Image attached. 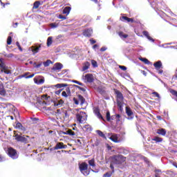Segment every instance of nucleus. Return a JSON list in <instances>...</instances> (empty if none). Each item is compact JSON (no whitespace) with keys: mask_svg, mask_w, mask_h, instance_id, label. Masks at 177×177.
Wrapping results in <instances>:
<instances>
[{"mask_svg":"<svg viewBox=\"0 0 177 177\" xmlns=\"http://www.w3.org/2000/svg\"><path fill=\"white\" fill-rule=\"evenodd\" d=\"M77 121L79 124H85V121L88 120V115L86 113L80 111L79 113L76 114Z\"/></svg>","mask_w":177,"mask_h":177,"instance_id":"f257e3e1","label":"nucleus"},{"mask_svg":"<svg viewBox=\"0 0 177 177\" xmlns=\"http://www.w3.org/2000/svg\"><path fill=\"white\" fill-rule=\"evenodd\" d=\"M127 158L124 157L122 155H115L112 157L113 162L115 165H120V164H122V162H125Z\"/></svg>","mask_w":177,"mask_h":177,"instance_id":"f03ea898","label":"nucleus"},{"mask_svg":"<svg viewBox=\"0 0 177 177\" xmlns=\"http://www.w3.org/2000/svg\"><path fill=\"white\" fill-rule=\"evenodd\" d=\"M79 169L81 174H82L84 176H88V175H89L91 172L89 170H88V164H86V162H82L80 164Z\"/></svg>","mask_w":177,"mask_h":177,"instance_id":"7ed1b4c3","label":"nucleus"},{"mask_svg":"<svg viewBox=\"0 0 177 177\" xmlns=\"http://www.w3.org/2000/svg\"><path fill=\"white\" fill-rule=\"evenodd\" d=\"M17 142L27 144L30 142V137L28 136H23L22 134H15V136Z\"/></svg>","mask_w":177,"mask_h":177,"instance_id":"20e7f679","label":"nucleus"},{"mask_svg":"<svg viewBox=\"0 0 177 177\" xmlns=\"http://www.w3.org/2000/svg\"><path fill=\"white\" fill-rule=\"evenodd\" d=\"M7 154L12 158V160H17V158H19V154H17V151L16 149L9 147L7 150Z\"/></svg>","mask_w":177,"mask_h":177,"instance_id":"39448f33","label":"nucleus"},{"mask_svg":"<svg viewBox=\"0 0 177 177\" xmlns=\"http://www.w3.org/2000/svg\"><path fill=\"white\" fill-rule=\"evenodd\" d=\"M8 66L0 59V70L1 73H4L5 74H10V71L8 70Z\"/></svg>","mask_w":177,"mask_h":177,"instance_id":"423d86ee","label":"nucleus"},{"mask_svg":"<svg viewBox=\"0 0 177 177\" xmlns=\"http://www.w3.org/2000/svg\"><path fill=\"white\" fill-rule=\"evenodd\" d=\"M62 68H63V64L57 62L54 64L53 67L52 68V71H60Z\"/></svg>","mask_w":177,"mask_h":177,"instance_id":"0eeeda50","label":"nucleus"},{"mask_svg":"<svg viewBox=\"0 0 177 177\" xmlns=\"http://www.w3.org/2000/svg\"><path fill=\"white\" fill-rule=\"evenodd\" d=\"M93 113L99 120H103V116L100 114V109L98 107L93 108Z\"/></svg>","mask_w":177,"mask_h":177,"instance_id":"6e6552de","label":"nucleus"},{"mask_svg":"<svg viewBox=\"0 0 177 177\" xmlns=\"http://www.w3.org/2000/svg\"><path fill=\"white\" fill-rule=\"evenodd\" d=\"M92 34H93V30L91 28L84 30L83 32V35L84 37H91Z\"/></svg>","mask_w":177,"mask_h":177,"instance_id":"1a4fd4ad","label":"nucleus"},{"mask_svg":"<svg viewBox=\"0 0 177 177\" xmlns=\"http://www.w3.org/2000/svg\"><path fill=\"white\" fill-rule=\"evenodd\" d=\"M62 149H67V145H64L63 142H57L54 150H61Z\"/></svg>","mask_w":177,"mask_h":177,"instance_id":"9d476101","label":"nucleus"},{"mask_svg":"<svg viewBox=\"0 0 177 177\" xmlns=\"http://www.w3.org/2000/svg\"><path fill=\"white\" fill-rule=\"evenodd\" d=\"M84 80L86 81V82H89L90 84L93 82L95 80L93 79V75L92 74H86L84 76Z\"/></svg>","mask_w":177,"mask_h":177,"instance_id":"9b49d317","label":"nucleus"},{"mask_svg":"<svg viewBox=\"0 0 177 177\" xmlns=\"http://www.w3.org/2000/svg\"><path fill=\"white\" fill-rule=\"evenodd\" d=\"M142 35L146 37V38L150 41V42H154V39H153L151 37H150V34L147 30L142 31Z\"/></svg>","mask_w":177,"mask_h":177,"instance_id":"f8f14e48","label":"nucleus"},{"mask_svg":"<svg viewBox=\"0 0 177 177\" xmlns=\"http://www.w3.org/2000/svg\"><path fill=\"white\" fill-rule=\"evenodd\" d=\"M115 93L116 95L117 100H124V95H122V93L120 92L118 90H115Z\"/></svg>","mask_w":177,"mask_h":177,"instance_id":"ddd939ff","label":"nucleus"},{"mask_svg":"<svg viewBox=\"0 0 177 177\" xmlns=\"http://www.w3.org/2000/svg\"><path fill=\"white\" fill-rule=\"evenodd\" d=\"M109 139L110 140H112V142H114V143H118V135L117 134H111V136L109 137Z\"/></svg>","mask_w":177,"mask_h":177,"instance_id":"4468645a","label":"nucleus"},{"mask_svg":"<svg viewBox=\"0 0 177 177\" xmlns=\"http://www.w3.org/2000/svg\"><path fill=\"white\" fill-rule=\"evenodd\" d=\"M153 66L155 67L156 70H160L162 68V62L160 60L154 62Z\"/></svg>","mask_w":177,"mask_h":177,"instance_id":"2eb2a0df","label":"nucleus"},{"mask_svg":"<svg viewBox=\"0 0 177 177\" xmlns=\"http://www.w3.org/2000/svg\"><path fill=\"white\" fill-rule=\"evenodd\" d=\"M118 35H119L120 38L122 39V41H125L129 37L128 35L125 34L124 32H118Z\"/></svg>","mask_w":177,"mask_h":177,"instance_id":"dca6fc26","label":"nucleus"},{"mask_svg":"<svg viewBox=\"0 0 177 177\" xmlns=\"http://www.w3.org/2000/svg\"><path fill=\"white\" fill-rule=\"evenodd\" d=\"M120 20L122 21H127V23H133V19L129 18L128 17H125V16L121 17Z\"/></svg>","mask_w":177,"mask_h":177,"instance_id":"f3484780","label":"nucleus"},{"mask_svg":"<svg viewBox=\"0 0 177 177\" xmlns=\"http://www.w3.org/2000/svg\"><path fill=\"white\" fill-rule=\"evenodd\" d=\"M31 48H32V52L33 53L34 55H35V53H38V52H39V49H41V44L39 46H32Z\"/></svg>","mask_w":177,"mask_h":177,"instance_id":"a211bd4d","label":"nucleus"},{"mask_svg":"<svg viewBox=\"0 0 177 177\" xmlns=\"http://www.w3.org/2000/svg\"><path fill=\"white\" fill-rule=\"evenodd\" d=\"M34 82H35V84H37V85H42V84H44V82H45V80L38 79L37 77H35Z\"/></svg>","mask_w":177,"mask_h":177,"instance_id":"6ab92c4d","label":"nucleus"},{"mask_svg":"<svg viewBox=\"0 0 177 177\" xmlns=\"http://www.w3.org/2000/svg\"><path fill=\"white\" fill-rule=\"evenodd\" d=\"M91 67V63L86 62L84 63L82 71H86Z\"/></svg>","mask_w":177,"mask_h":177,"instance_id":"aec40b11","label":"nucleus"},{"mask_svg":"<svg viewBox=\"0 0 177 177\" xmlns=\"http://www.w3.org/2000/svg\"><path fill=\"white\" fill-rule=\"evenodd\" d=\"M158 135H161L162 136H165L167 135V131L165 129H159L156 132Z\"/></svg>","mask_w":177,"mask_h":177,"instance_id":"412c9836","label":"nucleus"},{"mask_svg":"<svg viewBox=\"0 0 177 177\" xmlns=\"http://www.w3.org/2000/svg\"><path fill=\"white\" fill-rule=\"evenodd\" d=\"M71 10V7L70 6H66L64 8L63 10V14L64 15H69L70 12Z\"/></svg>","mask_w":177,"mask_h":177,"instance_id":"4be33fe9","label":"nucleus"},{"mask_svg":"<svg viewBox=\"0 0 177 177\" xmlns=\"http://www.w3.org/2000/svg\"><path fill=\"white\" fill-rule=\"evenodd\" d=\"M63 134L64 135H69L70 136H74V135H75V133H74V131H73V130L68 129L66 131H64Z\"/></svg>","mask_w":177,"mask_h":177,"instance_id":"5701e85b","label":"nucleus"},{"mask_svg":"<svg viewBox=\"0 0 177 177\" xmlns=\"http://www.w3.org/2000/svg\"><path fill=\"white\" fill-rule=\"evenodd\" d=\"M77 100H79V102H80L81 106H82L84 103H85V98H84V97L81 95H77Z\"/></svg>","mask_w":177,"mask_h":177,"instance_id":"b1692460","label":"nucleus"},{"mask_svg":"<svg viewBox=\"0 0 177 177\" xmlns=\"http://www.w3.org/2000/svg\"><path fill=\"white\" fill-rule=\"evenodd\" d=\"M15 128H17V129H21V131H26V128H24L23 124H21L20 122H17L16 124Z\"/></svg>","mask_w":177,"mask_h":177,"instance_id":"393cba45","label":"nucleus"},{"mask_svg":"<svg viewBox=\"0 0 177 177\" xmlns=\"http://www.w3.org/2000/svg\"><path fill=\"white\" fill-rule=\"evenodd\" d=\"M66 86H68V84L61 83V84H57L54 85V88H64Z\"/></svg>","mask_w":177,"mask_h":177,"instance_id":"a878e982","label":"nucleus"},{"mask_svg":"<svg viewBox=\"0 0 177 177\" xmlns=\"http://www.w3.org/2000/svg\"><path fill=\"white\" fill-rule=\"evenodd\" d=\"M88 165L90 167H92L93 168H95L96 167V164L95 163V159H91L88 160Z\"/></svg>","mask_w":177,"mask_h":177,"instance_id":"bb28decb","label":"nucleus"},{"mask_svg":"<svg viewBox=\"0 0 177 177\" xmlns=\"http://www.w3.org/2000/svg\"><path fill=\"white\" fill-rule=\"evenodd\" d=\"M126 114H127L128 117H131V115H133V112H132V110H131V109H129L128 107H127Z\"/></svg>","mask_w":177,"mask_h":177,"instance_id":"cd10ccee","label":"nucleus"},{"mask_svg":"<svg viewBox=\"0 0 177 177\" xmlns=\"http://www.w3.org/2000/svg\"><path fill=\"white\" fill-rule=\"evenodd\" d=\"M63 103H64L63 100H59L57 102L54 103V106L55 107H62V106L63 105Z\"/></svg>","mask_w":177,"mask_h":177,"instance_id":"c85d7f7f","label":"nucleus"},{"mask_svg":"<svg viewBox=\"0 0 177 177\" xmlns=\"http://www.w3.org/2000/svg\"><path fill=\"white\" fill-rule=\"evenodd\" d=\"M139 60L143 62L145 64H150V61L149 59L144 58V57H139Z\"/></svg>","mask_w":177,"mask_h":177,"instance_id":"c756f323","label":"nucleus"},{"mask_svg":"<svg viewBox=\"0 0 177 177\" xmlns=\"http://www.w3.org/2000/svg\"><path fill=\"white\" fill-rule=\"evenodd\" d=\"M43 64H44V67H48V66H50V64H52V61L50 59H48L47 61L44 62Z\"/></svg>","mask_w":177,"mask_h":177,"instance_id":"7c9ffc66","label":"nucleus"},{"mask_svg":"<svg viewBox=\"0 0 177 177\" xmlns=\"http://www.w3.org/2000/svg\"><path fill=\"white\" fill-rule=\"evenodd\" d=\"M53 39V37H49L47 39V46H50V45H52Z\"/></svg>","mask_w":177,"mask_h":177,"instance_id":"2f4dec72","label":"nucleus"},{"mask_svg":"<svg viewBox=\"0 0 177 177\" xmlns=\"http://www.w3.org/2000/svg\"><path fill=\"white\" fill-rule=\"evenodd\" d=\"M152 140H153L154 142H156V143H160L161 142V141L162 140V138H160V137H155L152 139Z\"/></svg>","mask_w":177,"mask_h":177,"instance_id":"473e14b6","label":"nucleus"},{"mask_svg":"<svg viewBox=\"0 0 177 177\" xmlns=\"http://www.w3.org/2000/svg\"><path fill=\"white\" fill-rule=\"evenodd\" d=\"M40 5H41V3H39V1H35L33 4V9H38Z\"/></svg>","mask_w":177,"mask_h":177,"instance_id":"72a5a7b5","label":"nucleus"},{"mask_svg":"<svg viewBox=\"0 0 177 177\" xmlns=\"http://www.w3.org/2000/svg\"><path fill=\"white\" fill-rule=\"evenodd\" d=\"M50 28H57L59 27V24L57 23H51L50 24Z\"/></svg>","mask_w":177,"mask_h":177,"instance_id":"f704fd0d","label":"nucleus"},{"mask_svg":"<svg viewBox=\"0 0 177 177\" xmlns=\"http://www.w3.org/2000/svg\"><path fill=\"white\" fill-rule=\"evenodd\" d=\"M5 88H3V85L0 84V95H5Z\"/></svg>","mask_w":177,"mask_h":177,"instance_id":"c9c22d12","label":"nucleus"},{"mask_svg":"<svg viewBox=\"0 0 177 177\" xmlns=\"http://www.w3.org/2000/svg\"><path fill=\"white\" fill-rule=\"evenodd\" d=\"M96 133H97V135H99V136H100L101 138H106V136H104V133H103L102 132V131L100 130H97Z\"/></svg>","mask_w":177,"mask_h":177,"instance_id":"e433bc0d","label":"nucleus"},{"mask_svg":"<svg viewBox=\"0 0 177 177\" xmlns=\"http://www.w3.org/2000/svg\"><path fill=\"white\" fill-rule=\"evenodd\" d=\"M115 117L116 122H117V124H118V122H120V121H121V115L116 114V115H115Z\"/></svg>","mask_w":177,"mask_h":177,"instance_id":"4c0bfd02","label":"nucleus"},{"mask_svg":"<svg viewBox=\"0 0 177 177\" xmlns=\"http://www.w3.org/2000/svg\"><path fill=\"white\" fill-rule=\"evenodd\" d=\"M73 86H75V88H77V89H79L80 91H82V92H86V89H85V88L81 87L78 85H73Z\"/></svg>","mask_w":177,"mask_h":177,"instance_id":"58836bf2","label":"nucleus"},{"mask_svg":"<svg viewBox=\"0 0 177 177\" xmlns=\"http://www.w3.org/2000/svg\"><path fill=\"white\" fill-rule=\"evenodd\" d=\"M68 117H70V115H68V113L67 112V111H64V119L67 121V120H68Z\"/></svg>","mask_w":177,"mask_h":177,"instance_id":"ea45409f","label":"nucleus"},{"mask_svg":"<svg viewBox=\"0 0 177 177\" xmlns=\"http://www.w3.org/2000/svg\"><path fill=\"white\" fill-rule=\"evenodd\" d=\"M111 116L110 115V111L106 112V121H110Z\"/></svg>","mask_w":177,"mask_h":177,"instance_id":"a19ab883","label":"nucleus"},{"mask_svg":"<svg viewBox=\"0 0 177 177\" xmlns=\"http://www.w3.org/2000/svg\"><path fill=\"white\" fill-rule=\"evenodd\" d=\"M65 92L67 93V95H68V96H71V90L69 88V87L66 88Z\"/></svg>","mask_w":177,"mask_h":177,"instance_id":"79ce46f5","label":"nucleus"},{"mask_svg":"<svg viewBox=\"0 0 177 177\" xmlns=\"http://www.w3.org/2000/svg\"><path fill=\"white\" fill-rule=\"evenodd\" d=\"M12 44V37L9 36L7 39V45H10Z\"/></svg>","mask_w":177,"mask_h":177,"instance_id":"37998d69","label":"nucleus"},{"mask_svg":"<svg viewBox=\"0 0 177 177\" xmlns=\"http://www.w3.org/2000/svg\"><path fill=\"white\" fill-rule=\"evenodd\" d=\"M93 67H97V62L93 59L91 60Z\"/></svg>","mask_w":177,"mask_h":177,"instance_id":"c03bdc74","label":"nucleus"},{"mask_svg":"<svg viewBox=\"0 0 177 177\" xmlns=\"http://www.w3.org/2000/svg\"><path fill=\"white\" fill-rule=\"evenodd\" d=\"M72 82H73L74 84H77V85H80V86H84V84L77 80H72Z\"/></svg>","mask_w":177,"mask_h":177,"instance_id":"a18cd8bd","label":"nucleus"},{"mask_svg":"<svg viewBox=\"0 0 177 177\" xmlns=\"http://www.w3.org/2000/svg\"><path fill=\"white\" fill-rule=\"evenodd\" d=\"M3 161H6V158H5V156L0 154V162H3Z\"/></svg>","mask_w":177,"mask_h":177,"instance_id":"49530a36","label":"nucleus"},{"mask_svg":"<svg viewBox=\"0 0 177 177\" xmlns=\"http://www.w3.org/2000/svg\"><path fill=\"white\" fill-rule=\"evenodd\" d=\"M158 46L160 48H165L166 49H168V48H169V46H167V44H159Z\"/></svg>","mask_w":177,"mask_h":177,"instance_id":"de8ad7c7","label":"nucleus"},{"mask_svg":"<svg viewBox=\"0 0 177 177\" xmlns=\"http://www.w3.org/2000/svg\"><path fill=\"white\" fill-rule=\"evenodd\" d=\"M152 95H155L156 97H158V99H161V97L160 96V94L156 91L152 93Z\"/></svg>","mask_w":177,"mask_h":177,"instance_id":"09e8293b","label":"nucleus"},{"mask_svg":"<svg viewBox=\"0 0 177 177\" xmlns=\"http://www.w3.org/2000/svg\"><path fill=\"white\" fill-rule=\"evenodd\" d=\"M73 102H74L75 104H77V105L80 104V101H79L78 98L77 99L75 97H73Z\"/></svg>","mask_w":177,"mask_h":177,"instance_id":"8fccbe9b","label":"nucleus"},{"mask_svg":"<svg viewBox=\"0 0 177 177\" xmlns=\"http://www.w3.org/2000/svg\"><path fill=\"white\" fill-rule=\"evenodd\" d=\"M62 95L64 97H68V94H67V93L66 91H62Z\"/></svg>","mask_w":177,"mask_h":177,"instance_id":"3c124183","label":"nucleus"},{"mask_svg":"<svg viewBox=\"0 0 177 177\" xmlns=\"http://www.w3.org/2000/svg\"><path fill=\"white\" fill-rule=\"evenodd\" d=\"M16 45L18 47V49H19V50L23 51V48H21V46H20V43H19V41L16 42Z\"/></svg>","mask_w":177,"mask_h":177,"instance_id":"603ef678","label":"nucleus"},{"mask_svg":"<svg viewBox=\"0 0 177 177\" xmlns=\"http://www.w3.org/2000/svg\"><path fill=\"white\" fill-rule=\"evenodd\" d=\"M117 104L118 107H121L122 106V100H117Z\"/></svg>","mask_w":177,"mask_h":177,"instance_id":"864d4df0","label":"nucleus"},{"mask_svg":"<svg viewBox=\"0 0 177 177\" xmlns=\"http://www.w3.org/2000/svg\"><path fill=\"white\" fill-rule=\"evenodd\" d=\"M114 165H117L113 162V160L111 161V163L110 165V168L112 169V171H114Z\"/></svg>","mask_w":177,"mask_h":177,"instance_id":"5fc2aeb1","label":"nucleus"},{"mask_svg":"<svg viewBox=\"0 0 177 177\" xmlns=\"http://www.w3.org/2000/svg\"><path fill=\"white\" fill-rule=\"evenodd\" d=\"M119 68H120V70H122L123 71H127V66H119Z\"/></svg>","mask_w":177,"mask_h":177,"instance_id":"6e6d98bb","label":"nucleus"},{"mask_svg":"<svg viewBox=\"0 0 177 177\" xmlns=\"http://www.w3.org/2000/svg\"><path fill=\"white\" fill-rule=\"evenodd\" d=\"M58 19H61L62 20H66V17L63 16V15H59L58 16Z\"/></svg>","mask_w":177,"mask_h":177,"instance_id":"4d7b16f0","label":"nucleus"},{"mask_svg":"<svg viewBox=\"0 0 177 177\" xmlns=\"http://www.w3.org/2000/svg\"><path fill=\"white\" fill-rule=\"evenodd\" d=\"M55 114L60 115L62 114V110L61 109H57L55 111Z\"/></svg>","mask_w":177,"mask_h":177,"instance_id":"13d9d810","label":"nucleus"},{"mask_svg":"<svg viewBox=\"0 0 177 177\" xmlns=\"http://www.w3.org/2000/svg\"><path fill=\"white\" fill-rule=\"evenodd\" d=\"M90 42L91 45H93V44H96V40H94L93 39H91Z\"/></svg>","mask_w":177,"mask_h":177,"instance_id":"bf43d9fd","label":"nucleus"},{"mask_svg":"<svg viewBox=\"0 0 177 177\" xmlns=\"http://www.w3.org/2000/svg\"><path fill=\"white\" fill-rule=\"evenodd\" d=\"M62 91H63V89H60V90L56 91H55V94L56 95H60V93H62Z\"/></svg>","mask_w":177,"mask_h":177,"instance_id":"052dcab7","label":"nucleus"},{"mask_svg":"<svg viewBox=\"0 0 177 177\" xmlns=\"http://www.w3.org/2000/svg\"><path fill=\"white\" fill-rule=\"evenodd\" d=\"M106 50H107V48H106V47H102V48H100V51H101V52H104V51H106Z\"/></svg>","mask_w":177,"mask_h":177,"instance_id":"680f3d73","label":"nucleus"},{"mask_svg":"<svg viewBox=\"0 0 177 177\" xmlns=\"http://www.w3.org/2000/svg\"><path fill=\"white\" fill-rule=\"evenodd\" d=\"M111 174H109V173H106L104 174L103 177H111Z\"/></svg>","mask_w":177,"mask_h":177,"instance_id":"e2e57ef3","label":"nucleus"},{"mask_svg":"<svg viewBox=\"0 0 177 177\" xmlns=\"http://www.w3.org/2000/svg\"><path fill=\"white\" fill-rule=\"evenodd\" d=\"M41 66H42V63H40V64H37V65L35 66V68H39V67H41Z\"/></svg>","mask_w":177,"mask_h":177,"instance_id":"0e129e2a","label":"nucleus"},{"mask_svg":"<svg viewBox=\"0 0 177 177\" xmlns=\"http://www.w3.org/2000/svg\"><path fill=\"white\" fill-rule=\"evenodd\" d=\"M35 74H32V75H28V76H26V79H28V78H32V77H34Z\"/></svg>","mask_w":177,"mask_h":177,"instance_id":"69168bd1","label":"nucleus"},{"mask_svg":"<svg viewBox=\"0 0 177 177\" xmlns=\"http://www.w3.org/2000/svg\"><path fill=\"white\" fill-rule=\"evenodd\" d=\"M127 118V120H133V116H132V115H131V116H129L128 118Z\"/></svg>","mask_w":177,"mask_h":177,"instance_id":"338daca9","label":"nucleus"},{"mask_svg":"<svg viewBox=\"0 0 177 177\" xmlns=\"http://www.w3.org/2000/svg\"><path fill=\"white\" fill-rule=\"evenodd\" d=\"M176 79H177V73L172 77V80H176Z\"/></svg>","mask_w":177,"mask_h":177,"instance_id":"774afa93","label":"nucleus"}]
</instances>
